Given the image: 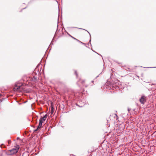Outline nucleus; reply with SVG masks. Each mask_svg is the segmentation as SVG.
Here are the masks:
<instances>
[{
    "label": "nucleus",
    "mask_w": 156,
    "mask_h": 156,
    "mask_svg": "<svg viewBox=\"0 0 156 156\" xmlns=\"http://www.w3.org/2000/svg\"><path fill=\"white\" fill-rule=\"evenodd\" d=\"M146 97L144 96H142L140 98V99L139 101L141 104H144L146 101Z\"/></svg>",
    "instance_id": "2"
},
{
    "label": "nucleus",
    "mask_w": 156,
    "mask_h": 156,
    "mask_svg": "<svg viewBox=\"0 0 156 156\" xmlns=\"http://www.w3.org/2000/svg\"><path fill=\"white\" fill-rule=\"evenodd\" d=\"M75 74H76V77H77V76H78V74H77V72H76V71H75Z\"/></svg>",
    "instance_id": "10"
},
{
    "label": "nucleus",
    "mask_w": 156,
    "mask_h": 156,
    "mask_svg": "<svg viewBox=\"0 0 156 156\" xmlns=\"http://www.w3.org/2000/svg\"><path fill=\"white\" fill-rule=\"evenodd\" d=\"M33 78H34V79H33V80H37L36 77H34Z\"/></svg>",
    "instance_id": "9"
},
{
    "label": "nucleus",
    "mask_w": 156,
    "mask_h": 156,
    "mask_svg": "<svg viewBox=\"0 0 156 156\" xmlns=\"http://www.w3.org/2000/svg\"><path fill=\"white\" fill-rule=\"evenodd\" d=\"M43 122L42 120H39V126H38V128H40L41 127L42 123Z\"/></svg>",
    "instance_id": "4"
},
{
    "label": "nucleus",
    "mask_w": 156,
    "mask_h": 156,
    "mask_svg": "<svg viewBox=\"0 0 156 156\" xmlns=\"http://www.w3.org/2000/svg\"><path fill=\"white\" fill-rule=\"evenodd\" d=\"M1 95V94H0V96Z\"/></svg>",
    "instance_id": "20"
},
{
    "label": "nucleus",
    "mask_w": 156,
    "mask_h": 156,
    "mask_svg": "<svg viewBox=\"0 0 156 156\" xmlns=\"http://www.w3.org/2000/svg\"><path fill=\"white\" fill-rule=\"evenodd\" d=\"M98 76H97L96 77V78H97V77H98Z\"/></svg>",
    "instance_id": "19"
},
{
    "label": "nucleus",
    "mask_w": 156,
    "mask_h": 156,
    "mask_svg": "<svg viewBox=\"0 0 156 156\" xmlns=\"http://www.w3.org/2000/svg\"><path fill=\"white\" fill-rule=\"evenodd\" d=\"M71 37H72L73 38V37H72V36H71Z\"/></svg>",
    "instance_id": "18"
},
{
    "label": "nucleus",
    "mask_w": 156,
    "mask_h": 156,
    "mask_svg": "<svg viewBox=\"0 0 156 156\" xmlns=\"http://www.w3.org/2000/svg\"><path fill=\"white\" fill-rule=\"evenodd\" d=\"M17 87H15L14 88V90H19V89H20V86H18V87H17Z\"/></svg>",
    "instance_id": "5"
},
{
    "label": "nucleus",
    "mask_w": 156,
    "mask_h": 156,
    "mask_svg": "<svg viewBox=\"0 0 156 156\" xmlns=\"http://www.w3.org/2000/svg\"><path fill=\"white\" fill-rule=\"evenodd\" d=\"M78 28L79 29V28ZM80 29H82V30H85L84 29H82V28H80Z\"/></svg>",
    "instance_id": "13"
},
{
    "label": "nucleus",
    "mask_w": 156,
    "mask_h": 156,
    "mask_svg": "<svg viewBox=\"0 0 156 156\" xmlns=\"http://www.w3.org/2000/svg\"><path fill=\"white\" fill-rule=\"evenodd\" d=\"M19 148H14L11 150H9L7 154L8 155H11L16 154L18 151Z\"/></svg>",
    "instance_id": "1"
},
{
    "label": "nucleus",
    "mask_w": 156,
    "mask_h": 156,
    "mask_svg": "<svg viewBox=\"0 0 156 156\" xmlns=\"http://www.w3.org/2000/svg\"><path fill=\"white\" fill-rule=\"evenodd\" d=\"M73 38L75 40H76V39H76L74 37H73Z\"/></svg>",
    "instance_id": "12"
},
{
    "label": "nucleus",
    "mask_w": 156,
    "mask_h": 156,
    "mask_svg": "<svg viewBox=\"0 0 156 156\" xmlns=\"http://www.w3.org/2000/svg\"><path fill=\"white\" fill-rule=\"evenodd\" d=\"M47 117V114H46L45 115V116L44 117H41L39 120H42V122H43L44 121H45V120Z\"/></svg>",
    "instance_id": "3"
},
{
    "label": "nucleus",
    "mask_w": 156,
    "mask_h": 156,
    "mask_svg": "<svg viewBox=\"0 0 156 156\" xmlns=\"http://www.w3.org/2000/svg\"><path fill=\"white\" fill-rule=\"evenodd\" d=\"M76 41H77L78 42H80L82 44H83V43H82V42H81V41H80L79 40H78L77 39H76Z\"/></svg>",
    "instance_id": "8"
},
{
    "label": "nucleus",
    "mask_w": 156,
    "mask_h": 156,
    "mask_svg": "<svg viewBox=\"0 0 156 156\" xmlns=\"http://www.w3.org/2000/svg\"><path fill=\"white\" fill-rule=\"evenodd\" d=\"M115 115L117 117V115L116 114H115Z\"/></svg>",
    "instance_id": "15"
},
{
    "label": "nucleus",
    "mask_w": 156,
    "mask_h": 156,
    "mask_svg": "<svg viewBox=\"0 0 156 156\" xmlns=\"http://www.w3.org/2000/svg\"><path fill=\"white\" fill-rule=\"evenodd\" d=\"M53 109H54L52 107L51 108V114H52L53 113V112H54Z\"/></svg>",
    "instance_id": "6"
},
{
    "label": "nucleus",
    "mask_w": 156,
    "mask_h": 156,
    "mask_svg": "<svg viewBox=\"0 0 156 156\" xmlns=\"http://www.w3.org/2000/svg\"><path fill=\"white\" fill-rule=\"evenodd\" d=\"M76 105H77H77H78L77 104H76Z\"/></svg>",
    "instance_id": "17"
},
{
    "label": "nucleus",
    "mask_w": 156,
    "mask_h": 156,
    "mask_svg": "<svg viewBox=\"0 0 156 156\" xmlns=\"http://www.w3.org/2000/svg\"><path fill=\"white\" fill-rule=\"evenodd\" d=\"M2 145H3V144H2V145H1V146H1V148H2V147L1 146H2Z\"/></svg>",
    "instance_id": "14"
},
{
    "label": "nucleus",
    "mask_w": 156,
    "mask_h": 156,
    "mask_svg": "<svg viewBox=\"0 0 156 156\" xmlns=\"http://www.w3.org/2000/svg\"><path fill=\"white\" fill-rule=\"evenodd\" d=\"M87 31L88 32V33L89 34H90V41L89 42H90L91 41V35L90 33Z\"/></svg>",
    "instance_id": "7"
},
{
    "label": "nucleus",
    "mask_w": 156,
    "mask_h": 156,
    "mask_svg": "<svg viewBox=\"0 0 156 156\" xmlns=\"http://www.w3.org/2000/svg\"><path fill=\"white\" fill-rule=\"evenodd\" d=\"M38 129H39V128H37V129H36V130H35V131H37L38 130Z\"/></svg>",
    "instance_id": "11"
},
{
    "label": "nucleus",
    "mask_w": 156,
    "mask_h": 156,
    "mask_svg": "<svg viewBox=\"0 0 156 156\" xmlns=\"http://www.w3.org/2000/svg\"><path fill=\"white\" fill-rule=\"evenodd\" d=\"M92 83L94 82V81H92Z\"/></svg>",
    "instance_id": "16"
}]
</instances>
